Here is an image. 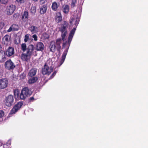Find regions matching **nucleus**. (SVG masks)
<instances>
[{"label":"nucleus","mask_w":148,"mask_h":148,"mask_svg":"<svg viewBox=\"0 0 148 148\" xmlns=\"http://www.w3.org/2000/svg\"><path fill=\"white\" fill-rule=\"evenodd\" d=\"M12 30L13 31V29L12 28V26H11L9 28V29H8V30H7V32H11V31H12Z\"/></svg>","instance_id":"37998d69"},{"label":"nucleus","mask_w":148,"mask_h":148,"mask_svg":"<svg viewBox=\"0 0 148 148\" xmlns=\"http://www.w3.org/2000/svg\"><path fill=\"white\" fill-rule=\"evenodd\" d=\"M4 66L5 69L8 70H12L16 66L12 60L11 59H9L5 63Z\"/></svg>","instance_id":"39448f33"},{"label":"nucleus","mask_w":148,"mask_h":148,"mask_svg":"<svg viewBox=\"0 0 148 148\" xmlns=\"http://www.w3.org/2000/svg\"><path fill=\"white\" fill-rule=\"evenodd\" d=\"M59 6V3L58 4L56 2L54 1L52 3L51 8L53 10L56 11L57 10Z\"/></svg>","instance_id":"b1692460"},{"label":"nucleus","mask_w":148,"mask_h":148,"mask_svg":"<svg viewBox=\"0 0 148 148\" xmlns=\"http://www.w3.org/2000/svg\"><path fill=\"white\" fill-rule=\"evenodd\" d=\"M19 15V14L18 13L14 14L13 15V18L14 19H16L18 17Z\"/></svg>","instance_id":"ea45409f"},{"label":"nucleus","mask_w":148,"mask_h":148,"mask_svg":"<svg viewBox=\"0 0 148 148\" xmlns=\"http://www.w3.org/2000/svg\"><path fill=\"white\" fill-rule=\"evenodd\" d=\"M34 100V98L33 97H30L29 99V101L30 102L33 101Z\"/></svg>","instance_id":"c03bdc74"},{"label":"nucleus","mask_w":148,"mask_h":148,"mask_svg":"<svg viewBox=\"0 0 148 148\" xmlns=\"http://www.w3.org/2000/svg\"><path fill=\"white\" fill-rule=\"evenodd\" d=\"M56 47V44L54 41H53L50 42L49 47L50 51L53 53L55 52Z\"/></svg>","instance_id":"2eb2a0df"},{"label":"nucleus","mask_w":148,"mask_h":148,"mask_svg":"<svg viewBox=\"0 0 148 148\" xmlns=\"http://www.w3.org/2000/svg\"><path fill=\"white\" fill-rule=\"evenodd\" d=\"M30 11L33 14H34L36 11V6H32L31 7Z\"/></svg>","instance_id":"2f4dec72"},{"label":"nucleus","mask_w":148,"mask_h":148,"mask_svg":"<svg viewBox=\"0 0 148 148\" xmlns=\"http://www.w3.org/2000/svg\"><path fill=\"white\" fill-rule=\"evenodd\" d=\"M4 115V112L3 110H0V118H2Z\"/></svg>","instance_id":"72a5a7b5"},{"label":"nucleus","mask_w":148,"mask_h":148,"mask_svg":"<svg viewBox=\"0 0 148 148\" xmlns=\"http://www.w3.org/2000/svg\"><path fill=\"white\" fill-rule=\"evenodd\" d=\"M21 19L23 22L28 21L29 18V13L27 11H25L21 14Z\"/></svg>","instance_id":"9b49d317"},{"label":"nucleus","mask_w":148,"mask_h":148,"mask_svg":"<svg viewBox=\"0 0 148 148\" xmlns=\"http://www.w3.org/2000/svg\"><path fill=\"white\" fill-rule=\"evenodd\" d=\"M21 57L23 60L27 61L30 58V56L28 55L26 53V54H23L21 56Z\"/></svg>","instance_id":"bb28decb"},{"label":"nucleus","mask_w":148,"mask_h":148,"mask_svg":"<svg viewBox=\"0 0 148 148\" xmlns=\"http://www.w3.org/2000/svg\"><path fill=\"white\" fill-rule=\"evenodd\" d=\"M2 46L1 45L0 43V51H3L2 50Z\"/></svg>","instance_id":"a18cd8bd"},{"label":"nucleus","mask_w":148,"mask_h":148,"mask_svg":"<svg viewBox=\"0 0 148 148\" xmlns=\"http://www.w3.org/2000/svg\"><path fill=\"white\" fill-rule=\"evenodd\" d=\"M14 42L16 44H18V43L16 41V40H14Z\"/></svg>","instance_id":"de8ad7c7"},{"label":"nucleus","mask_w":148,"mask_h":148,"mask_svg":"<svg viewBox=\"0 0 148 148\" xmlns=\"http://www.w3.org/2000/svg\"><path fill=\"white\" fill-rule=\"evenodd\" d=\"M66 44V42H65V43H63V45L64 46Z\"/></svg>","instance_id":"09e8293b"},{"label":"nucleus","mask_w":148,"mask_h":148,"mask_svg":"<svg viewBox=\"0 0 148 148\" xmlns=\"http://www.w3.org/2000/svg\"><path fill=\"white\" fill-rule=\"evenodd\" d=\"M10 144V141L8 140L6 144H3V148H9V145Z\"/></svg>","instance_id":"7c9ffc66"},{"label":"nucleus","mask_w":148,"mask_h":148,"mask_svg":"<svg viewBox=\"0 0 148 148\" xmlns=\"http://www.w3.org/2000/svg\"><path fill=\"white\" fill-rule=\"evenodd\" d=\"M62 40V39L60 38H59L57 39L56 43H55L56 45V49L58 51L59 53L60 52V50L61 48L60 44L61 43V41Z\"/></svg>","instance_id":"dca6fc26"},{"label":"nucleus","mask_w":148,"mask_h":148,"mask_svg":"<svg viewBox=\"0 0 148 148\" xmlns=\"http://www.w3.org/2000/svg\"><path fill=\"white\" fill-rule=\"evenodd\" d=\"M38 78L37 77H32L29 79L28 83L29 84L34 83L38 80Z\"/></svg>","instance_id":"4be33fe9"},{"label":"nucleus","mask_w":148,"mask_h":148,"mask_svg":"<svg viewBox=\"0 0 148 148\" xmlns=\"http://www.w3.org/2000/svg\"><path fill=\"white\" fill-rule=\"evenodd\" d=\"M23 105L22 102H18L16 104L13 106L9 113L10 114H15L20 109Z\"/></svg>","instance_id":"423d86ee"},{"label":"nucleus","mask_w":148,"mask_h":148,"mask_svg":"<svg viewBox=\"0 0 148 148\" xmlns=\"http://www.w3.org/2000/svg\"><path fill=\"white\" fill-rule=\"evenodd\" d=\"M10 40V36L8 35H5L2 38V44L7 46Z\"/></svg>","instance_id":"ddd939ff"},{"label":"nucleus","mask_w":148,"mask_h":148,"mask_svg":"<svg viewBox=\"0 0 148 148\" xmlns=\"http://www.w3.org/2000/svg\"><path fill=\"white\" fill-rule=\"evenodd\" d=\"M4 52L6 56L9 57H10L14 54V48L11 47H9Z\"/></svg>","instance_id":"9d476101"},{"label":"nucleus","mask_w":148,"mask_h":148,"mask_svg":"<svg viewBox=\"0 0 148 148\" xmlns=\"http://www.w3.org/2000/svg\"><path fill=\"white\" fill-rule=\"evenodd\" d=\"M8 81L7 78H2L0 79V90L3 89L7 87Z\"/></svg>","instance_id":"6e6552de"},{"label":"nucleus","mask_w":148,"mask_h":148,"mask_svg":"<svg viewBox=\"0 0 148 148\" xmlns=\"http://www.w3.org/2000/svg\"><path fill=\"white\" fill-rule=\"evenodd\" d=\"M27 48L26 45L25 43H23L21 44V49L23 52L27 51Z\"/></svg>","instance_id":"c85d7f7f"},{"label":"nucleus","mask_w":148,"mask_h":148,"mask_svg":"<svg viewBox=\"0 0 148 148\" xmlns=\"http://www.w3.org/2000/svg\"><path fill=\"white\" fill-rule=\"evenodd\" d=\"M29 38V36L28 34H26L25 36L24 41L27 42Z\"/></svg>","instance_id":"e433bc0d"},{"label":"nucleus","mask_w":148,"mask_h":148,"mask_svg":"<svg viewBox=\"0 0 148 148\" xmlns=\"http://www.w3.org/2000/svg\"><path fill=\"white\" fill-rule=\"evenodd\" d=\"M16 8V7L14 5L11 4L9 6L7 7L6 11L7 12V14L8 15L12 14Z\"/></svg>","instance_id":"1a4fd4ad"},{"label":"nucleus","mask_w":148,"mask_h":148,"mask_svg":"<svg viewBox=\"0 0 148 148\" xmlns=\"http://www.w3.org/2000/svg\"><path fill=\"white\" fill-rule=\"evenodd\" d=\"M37 71V69L36 68H32L31 69L28 73V75L31 77L34 76L36 74Z\"/></svg>","instance_id":"aec40b11"},{"label":"nucleus","mask_w":148,"mask_h":148,"mask_svg":"<svg viewBox=\"0 0 148 148\" xmlns=\"http://www.w3.org/2000/svg\"><path fill=\"white\" fill-rule=\"evenodd\" d=\"M47 6L45 5H43L40 8V12L41 14L45 13L47 10Z\"/></svg>","instance_id":"a878e982"},{"label":"nucleus","mask_w":148,"mask_h":148,"mask_svg":"<svg viewBox=\"0 0 148 148\" xmlns=\"http://www.w3.org/2000/svg\"><path fill=\"white\" fill-rule=\"evenodd\" d=\"M68 28V22L66 21H64L63 23L61 24V27L59 28V30L61 33V37L63 41L65 40V38L67 33Z\"/></svg>","instance_id":"f257e3e1"},{"label":"nucleus","mask_w":148,"mask_h":148,"mask_svg":"<svg viewBox=\"0 0 148 148\" xmlns=\"http://www.w3.org/2000/svg\"><path fill=\"white\" fill-rule=\"evenodd\" d=\"M29 30L33 34L37 33L38 31V27L33 25H32L29 27Z\"/></svg>","instance_id":"412c9836"},{"label":"nucleus","mask_w":148,"mask_h":148,"mask_svg":"<svg viewBox=\"0 0 148 148\" xmlns=\"http://www.w3.org/2000/svg\"><path fill=\"white\" fill-rule=\"evenodd\" d=\"M44 45L41 42H38L35 45V48L36 51H43L44 49Z\"/></svg>","instance_id":"f8f14e48"},{"label":"nucleus","mask_w":148,"mask_h":148,"mask_svg":"<svg viewBox=\"0 0 148 148\" xmlns=\"http://www.w3.org/2000/svg\"><path fill=\"white\" fill-rule=\"evenodd\" d=\"M32 94L31 90L27 87L23 88L21 91L20 95L21 99H25L27 97L29 96Z\"/></svg>","instance_id":"f03ea898"},{"label":"nucleus","mask_w":148,"mask_h":148,"mask_svg":"<svg viewBox=\"0 0 148 148\" xmlns=\"http://www.w3.org/2000/svg\"><path fill=\"white\" fill-rule=\"evenodd\" d=\"M5 25V24L3 22H0V29H2Z\"/></svg>","instance_id":"c9c22d12"},{"label":"nucleus","mask_w":148,"mask_h":148,"mask_svg":"<svg viewBox=\"0 0 148 148\" xmlns=\"http://www.w3.org/2000/svg\"><path fill=\"white\" fill-rule=\"evenodd\" d=\"M69 47L65 50L64 51L62 57V59L60 61V64L58 65V66H60L63 63L65 60L66 56L68 52Z\"/></svg>","instance_id":"4468645a"},{"label":"nucleus","mask_w":148,"mask_h":148,"mask_svg":"<svg viewBox=\"0 0 148 148\" xmlns=\"http://www.w3.org/2000/svg\"><path fill=\"white\" fill-rule=\"evenodd\" d=\"M53 71V68L51 67L50 68L47 65V63H46L42 69V73L43 75H49Z\"/></svg>","instance_id":"0eeeda50"},{"label":"nucleus","mask_w":148,"mask_h":148,"mask_svg":"<svg viewBox=\"0 0 148 148\" xmlns=\"http://www.w3.org/2000/svg\"><path fill=\"white\" fill-rule=\"evenodd\" d=\"M14 97L11 95H9L6 97L4 100V103L5 105L8 107H10L12 106L14 101Z\"/></svg>","instance_id":"7ed1b4c3"},{"label":"nucleus","mask_w":148,"mask_h":148,"mask_svg":"<svg viewBox=\"0 0 148 148\" xmlns=\"http://www.w3.org/2000/svg\"><path fill=\"white\" fill-rule=\"evenodd\" d=\"M43 36L44 37V38L46 39L49 38V35L45 33L43 34Z\"/></svg>","instance_id":"a19ab883"},{"label":"nucleus","mask_w":148,"mask_h":148,"mask_svg":"<svg viewBox=\"0 0 148 148\" xmlns=\"http://www.w3.org/2000/svg\"><path fill=\"white\" fill-rule=\"evenodd\" d=\"M25 1L26 0H16V1L18 2L21 3H24Z\"/></svg>","instance_id":"79ce46f5"},{"label":"nucleus","mask_w":148,"mask_h":148,"mask_svg":"<svg viewBox=\"0 0 148 148\" xmlns=\"http://www.w3.org/2000/svg\"><path fill=\"white\" fill-rule=\"evenodd\" d=\"M32 37L33 38L34 41H37L38 40V37L36 34H35L33 35Z\"/></svg>","instance_id":"58836bf2"},{"label":"nucleus","mask_w":148,"mask_h":148,"mask_svg":"<svg viewBox=\"0 0 148 148\" xmlns=\"http://www.w3.org/2000/svg\"><path fill=\"white\" fill-rule=\"evenodd\" d=\"M72 21L70 22L71 24L73 21L75 22L74 25H75V27L74 28H76L77 27L80 21V18L78 17H77L76 18H73L71 19Z\"/></svg>","instance_id":"5701e85b"},{"label":"nucleus","mask_w":148,"mask_h":148,"mask_svg":"<svg viewBox=\"0 0 148 148\" xmlns=\"http://www.w3.org/2000/svg\"><path fill=\"white\" fill-rule=\"evenodd\" d=\"M62 8L63 11L64 13L67 14L69 12V8L68 5L64 4L62 7Z\"/></svg>","instance_id":"393cba45"},{"label":"nucleus","mask_w":148,"mask_h":148,"mask_svg":"<svg viewBox=\"0 0 148 148\" xmlns=\"http://www.w3.org/2000/svg\"><path fill=\"white\" fill-rule=\"evenodd\" d=\"M13 31H17L18 30V26L15 24H13L12 25Z\"/></svg>","instance_id":"c756f323"},{"label":"nucleus","mask_w":148,"mask_h":148,"mask_svg":"<svg viewBox=\"0 0 148 148\" xmlns=\"http://www.w3.org/2000/svg\"><path fill=\"white\" fill-rule=\"evenodd\" d=\"M8 1V0H0V3H1L5 4H6Z\"/></svg>","instance_id":"f704fd0d"},{"label":"nucleus","mask_w":148,"mask_h":148,"mask_svg":"<svg viewBox=\"0 0 148 148\" xmlns=\"http://www.w3.org/2000/svg\"><path fill=\"white\" fill-rule=\"evenodd\" d=\"M55 19L56 22L60 23L62 20V17L60 12H58L56 13Z\"/></svg>","instance_id":"f3484780"},{"label":"nucleus","mask_w":148,"mask_h":148,"mask_svg":"<svg viewBox=\"0 0 148 148\" xmlns=\"http://www.w3.org/2000/svg\"><path fill=\"white\" fill-rule=\"evenodd\" d=\"M46 0H40V1L42 3H43Z\"/></svg>","instance_id":"49530a36"},{"label":"nucleus","mask_w":148,"mask_h":148,"mask_svg":"<svg viewBox=\"0 0 148 148\" xmlns=\"http://www.w3.org/2000/svg\"><path fill=\"white\" fill-rule=\"evenodd\" d=\"M13 92L15 98L18 99H20V96L19 95L20 93L19 90L18 89H14V90Z\"/></svg>","instance_id":"cd10ccee"},{"label":"nucleus","mask_w":148,"mask_h":148,"mask_svg":"<svg viewBox=\"0 0 148 148\" xmlns=\"http://www.w3.org/2000/svg\"><path fill=\"white\" fill-rule=\"evenodd\" d=\"M77 0H72L71 5L72 8H73L75 6L76 3H77Z\"/></svg>","instance_id":"473e14b6"},{"label":"nucleus","mask_w":148,"mask_h":148,"mask_svg":"<svg viewBox=\"0 0 148 148\" xmlns=\"http://www.w3.org/2000/svg\"><path fill=\"white\" fill-rule=\"evenodd\" d=\"M6 55L4 51H0V63H2L6 60Z\"/></svg>","instance_id":"a211bd4d"},{"label":"nucleus","mask_w":148,"mask_h":148,"mask_svg":"<svg viewBox=\"0 0 148 148\" xmlns=\"http://www.w3.org/2000/svg\"><path fill=\"white\" fill-rule=\"evenodd\" d=\"M76 30V28H73L70 32L68 37L69 42H70L71 41Z\"/></svg>","instance_id":"6ab92c4d"},{"label":"nucleus","mask_w":148,"mask_h":148,"mask_svg":"<svg viewBox=\"0 0 148 148\" xmlns=\"http://www.w3.org/2000/svg\"><path fill=\"white\" fill-rule=\"evenodd\" d=\"M35 50L34 46L32 44H30L27 47L26 53L28 55L31 56L33 55L34 56H37V53Z\"/></svg>","instance_id":"20e7f679"},{"label":"nucleus","mask_w":148,"mask_h":148,"mask_svg":"<svg viewBox=\"0 0 148 148\" xmlns=\"http://www.w3.org/2000/svg\"><path fill=\"white\" fill-rule=\"evenodd\" d=\"M57 72V71H55L51 76L50 79H51L53 78L56 75Z\"/></svg>","instance_id":"4c0bfd02"}]
</instances>
